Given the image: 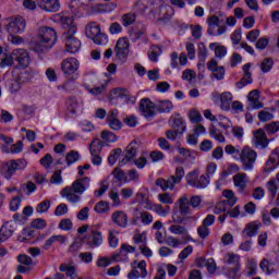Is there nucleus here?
Instances as JSON below:
<instances>
[{
  "label": "nucleus",
  "mask_w": 279,
  "mask_h": 279,
  "mask_svg": "<svg viewBox=\"0 0 279 279\" xmlns=\"http://www.w3.org/2000/svg\"><path fill=\"white\" fill-rule=\"evenodd\" d=\"M253 143L255 147H260V149H265L269 145V140H267V134L263 129H258L253 132Z\"/></svg>",
  "instance_id": "nucleus-21"
},
{
  "label": "nucleus",
  "mask_w": 279,
  "mask_h": 279,
  "mask_svg": "<svg viewBox=\"0 0 279 279\" xmlns=\"http://www.w3.org/2000/svg\"><path fill=\"white\" fill-rule=\"evenodd\" d=\"M14 234V229L12 226H9L8 222L4 223L0 229V243H5Z\"/></svg>",
  "instance_id": "nucleus-33"
},
{
  "label": "nucleus",
  "mask_w": 279,
  "mask_h": 279,
  "mask_svg": "<svg viewBox=\"0 0 279 279\" xmlns=\"http://www.w3.org/2000/svg\"><path fill=\"white\" fill-rule=\"evenodd\" d=\"M112 175L114 180H117V182H120L122 184H125L128 182V174H125V172L119 168H114V170L112 171Z\"/></svg>",
  "instance_id": "nucleus-44"
},
{
  "label": "nucleus",
  "mask_w": 279,
  "mask_h": 279,
  "mask_svg": "<svg viewBox=\"0 0 279 279\" xmlns=\"http://www.w3.org/2000/svg\"><path fill=\"white\" fill-rule=\"evenodd\" d=\"M135 21H136V14L134 13H126L122 15V24L124 25V27H129V25L134 24Z\"/></svg>",
  "instance_id": "nucleus-59"
},
{
  "label": "nucleus",
  "mask_w": 279,
  "mask_h": 279,
  "mask_svg": "<svg viewBox=\"0 0 279 279\" xmlns=\"http://www.w3.org/2000/svg\"><path fill=\"white\" fill-rule=\"evenodd\" d=\"M100 136L107 143H117V135L110 131H102Z\"/></svg>",
  "instance_id": "nucleus-63"
},
{
  "label": "nucleus",
  "mask_w": 279,
  "mask_h": 279,
  "mask_svg": "<svg viewBox=\"0 0 279 279\" xmlns=\"http://www.w3.org/2000/svg\"><path fill=\"white\" fill-rule=\"evenodd\" d=\"M252 82H254L252 80V74H244L243 77L235 83V86L239 90H241L242 88H245L247 84H252Z\"/></svg>",
  "instance_id": "nucleus-55"
},
{
  "label": "nucleus",
  "mask_w": 279,
  "mask_h": 279,
  "mask_svg": "<svg viewBox=\"0 0 279 279\" xmlns=\"http://www.w3.org/2000/svg\"><path fill=\"white\" fill-rule=\"evenodd\" d=\"M225 263L227 265H233V267L241 266V255L234 253H227L225 255Z\"/></svg>",
  "instance_id": "nucleus-38"
},
{
  "label": "nucleus",
  "mask_w": 279,
  "mask_h": 279,
  "mask_svg": "<svg viewBox=\"0 0 279 279\" xmlns=\"http://www.w3.org/2000/svg\"><path fill=\"white\" fill-rule=\"evenodd\" d=\"M62 40L65 44V50L68 53H77L82 47V41L75 37V34L63 33Z\"/></svg>",
  "instance_id": "nucleus-13"
},
{
  "label": "nucleus",
  "mask_w": 279,
  "mask_h": 279,
  "mask_svg": "<svg viewBox=\"0 0 279 279\" xmlns=\"http://www.w3.org/2000/svg\"><path fill=\"white\" fill-rule=\"evenodd\" d=\"M207 34H209V36H221V34H226V26H221V21L217 15L207 17Z\"/></svg>",
  "instance_id": "nucleus-12"
},
{
  "label": "nucleus",
  "mask_w": 279,
  "mask_h": 279,
  "mask_svg": "<svg viewBox=\"0 0 279 279\" xmlns=\"http://www.w3.org/2000/svg\"><path fill=\"white\" fill-rule=\"evenodd\" d=\"M114 51L118 60H128V56H130V39L128 37H120L116 44Z\"/></svg>",
  "instance_id": "nucleus-11"
},
{
  "label": "nucleus",
  "mask_w": 279,
  "mask_h": 279,
  "mask_svg": "<svg viewBox=\"0 0 279 279\" xmlns=\"http://www.w3.org/2000/svg\"><path fill=\"white\" fill-rule=\"evenodd\" d=\"M131 271L128 274L129 279L147 278V262L145 260H134L131 264Z\"/></svg>",
  "instance_id": "nucleus-9"
},
{
  "label": "nucleus",
  "mask_w": 279,
  "mask_h": 279,
  "mask_svg": "<svg viewBox=\"0 0 279 279\" xmlns=\"http://www.w3.org/2000/svg\"><path fill=\"white\" fill-rule=\"evenodd\" d=\"M59 230H64L65 232H69V230L73 229V221H71V219L65 218L60 220L59 226H58Z\"/></svg>",
  "instance_id": "nucleus-60"
},
{
  "label": "nucleus",
  "mask_w": 279,
  "mask_h": 279,
  "mask_svg": "<svg viewBox=\"0 0 279 279\" xmlns=\"http://www.w3.org/2000/svg\"><path fill=\"white\" fill-rule=\"evenodd\" d=\"M85 34L95 45H108V35L101 33V26L96 22L86 25Z\"/></svg>",
  "instance_id": "nucleus-4"
},
{
  "label": "nucleus",
  "mask_w": 279,
  "mask_h": 279,
  "mask_svg": "<svg viewBox=\"0 0 279 279\" xmlns=\"http://www.w3.org/2000/svg\"><path fill=\"white\" fill-rule=\"evenodd\" d=\"M266 167L268 171H274L277 167H279V148H275L268 160L266 161Z\"/></svg>",
  "instance_id": "nucleus-27"
},
{
  "label": "nucleus",
  "mask_w": 279,
  "mask_h": 279,
  "mask_svg": "<svg viewBox=\"0 0 279 279\" xmlns=\"http://www.w3.org/2000/svg\"><path fill=\"white\" fill-rule=\"evenodd\" d=\"M126 154L123 157L122 160L119 161V167H124V165H128V162H132L134 158H136L138 154V142L133 141L131 142L125 149Z\"/></svg>",
  "instance_id": "nucleus-16"
},
{
  "label": "nucleus",
  "mask_w": 279,
  "mask_h": 279,
  "mask_svg": "<svg viewBox=\"0 0 279 279\" xmlns=\"http://www.w3.org/2000/svg\"><path fill=\"white\" fill-rule=\"evenodd\" d=\"M54 21L60 23L63 29H68L63 32V34H77V26L75 25L73 16L56 15Z\"/></svg>",
  "instance_id": "nucleus-14"
},
{
  "label": "nucleus",
  "mask_w": 279,
  "mask_h": 279,
  "mask_svg": "<svg viewBox=\"0 0 279 279\" xmlns=\"http://www.w3.org/2000/svg\"><path fill=\"white\" fill-rule=\"evenodd\" d=\"M158 201L160 202V204H173V194L170 193H161L158 194Z\"/></svg>",
  "instance_id": "nucleus-62"
},
{
  "label": "nucleus",
  "mask_w": 279,
  "mask_h": 279,
  "mask_svg": "<svg viewBox=\"0 0 279 279\" xmlns=\"http://www.w3.org/2000/svg\"><path fill=\"white\" fill-rule=\"evenodd\" d=\"M37 39L38 41L34 45L33 50L39 54L47 53L56 45L58 35L56 34V29L43 26L38 29Z\"/></svg>",
  "instance_id": "nucleus-2"
},
{
  "label": "nucleus",
  "mask_w": 279,
  "mask_h": 279,
  "mask_svg": "<svg viewBox=\"0 0 279 279\" xmlns=\"http://www.w3.org/2000/svg\"><path fill=\"white\" fill-rule=\"evenodd\" d=\"M49 208H51V201L46 199V201L40 202L36 206V213H38L39 215H43L45 213H49Z\"/></svg>",
  "instance_id": "nucleus-53"
},
{
  "label": "nucleus",
  "mask_w": 279,
  "mask_h": 279,
  "mask_svg": "<svg viewBox=\"0 0 279 279\" xmlns=\"http://www.w3.org/2000/svg\"><path fill=\"white\" fill-rule=\"evenodd\" d=\"M114 99H123V101L128 100V95L121 88H116L110 93V101H114Z\"/></svg>",
  "instance_id": "nucleus-49"
},
{
  "label": "nucleus",
  "mask_w": 279,
  "mask_h": 279,
  "mask_svg": "<svg viewBox=\"0 0 279 279\" xmlns=\"http://www.w3.org/2000/svg\"><path fill=\"white\" fill-rule=\"evenodd\" d=\"M117 234H119V232L109 230L108 242L111 247H117L119 245V238H117Z\"/></svg>",
  "instance_id": "nucleus-58"
},
{
  "label": "nucleus",
  "mask_w": 279,
  "mask_h": 279,
  "mask_svg": "<svg viewBox=\"0 0 279 279\" xmlns=\"http://www.w3.org/2000/svg\"><path fill=\"white\" fill-rule=\"evenodd\" d=\"M233 184L240 195L245 193V189H247V184H250V178L245 172L236 173L233 177Z\"/></svg>",
  "instance_id": "nucleus-18"
},
{
  "label": "nucleus",
  "mask_w": 279,
  "mask_h": 279,
  "mask_svg": "<svg viewBox=\"0 0 279 279\" xmlns=\"http://www.w3.org/2000/svg\"><path fill=\"white\" fill-rule=\"evenodd\" d=\"M107 123L111 130H121L122 123L119 119V110L111 109L107 116Z\"/></svg>",
  "instance_id": "nucleus-22"
},
{
  "label": "nucleus",
  "mask_w": 279,
  "mask_h": 279,
  "mask_svg": "<svg viewBox=\"0 0 279 279\" xmlns=\"http://www.w3.org/2000/svg\"><path fill=\"white\" fill-rule=\"evenodd\" d=\"M266 189L270 195V199H276V195L278 193L279 190V181L276 180L275 178L270 179L267 183H266Z\"/></svg>",
  "instance_id": "nucleus-34"
},
{
  "label": "nucleus",
  "mask_w": 279,
  "mask_h": 279,
  "mask_svg": "<svg viewBox=\"0 0 279 279\" xmlns=\"http://www.w3.org/2000/svg\"><path fill=\"white\" fill-rule=\"evenodd\" d=\"M238 160L242 165V171H254L256 160H258V153L250 146H244Z\"/></svg>",
  "instance_id": "nucleus-3"
},
{
  "label": "nucleus",
  "mask_w": 279,
  "mask_h": 279,
  "mask_svg": "<svg viewBox=\"0 0 279 279\" xmlns=\"http://www.w3.org/2000/svg\"><path fill=\"white\" fill-rule=\"evenodd\" d=\"M153 213H156L159 217H167L171 213V207L169 205L162 207L161 204H155Z\"/></svg>",
  "instance_id": "nucleus-42"
},
{
  "label": "nucleus",
  "mask_w": 279,
  "mask_h": 279,
  "mask_svg": "<svg viewBox=\"0 0 279 279\" xmlns=\"http://www.w3.org/2000/svg\"><path fill=\"white\" fill-rule=\"evenodd\" d=\"M222 195L226 197L225 202L228 204L229 208H232L236 204V196L232 190H225Z\"/></svg>",
  "instance_id": "nucleus-43"
},
{
  "label": "nucleus",
  "mask_w": 279,
  "mask_h": 279,
  "mask_svg": "<svg viewBox=\"0 0 279 279\" xmlns=\"http://www.w3.org/2000/svg\"><path fill=\"white\" fill-rule=\"evenodd\" d=\"M228 208H230V205L226 201H220L214 207V213L215 215H221V213L228 211Z\"/></svg>",
  "instance_id": "nucleus-56"
},
{
  "label": "nucleus",
  "mask_w": 279,
  "mask_h": 279,
  "mask_svg": "<svg viewBox=\"0 0 279 279\" xmlns=\"http://www.w3.org/2000/svg\"><path fill=\"white\" fill-rule=\"evenodd\" d=\"M121 154H123V150L121 148H116L111 150L108 157V162L111 167L117 163L119 158H121Z\"/></svg>",
  "instance_id": "nucleus-47"
},
{
  "label": "nucleus",
  "mask_w": 279,
  "mask_h": 279,
  "mask_svg": "<svg viewBox=\"0 0 279 279\" xmlns=\"http://www.w3.org/2000/svg\"><path fill=\"white\" fill-rule=\"evenodd\" d=\"M136 252V246H132L128 243H124L120 247V252L118 254L112 255V260L116 263H123L128 260V254H134Z\"/></svg>",
  "instance_id": "nucleus-19"
},
{
  "label": "nucleus",
  "mask_w": 279,
  "mask_h": 279,
  "mask_svg": "<svg viewBox=\"0 0 279 279\" xmlns=\"http://www.w3.org/2000/svg\"><path fill=\"white\" fill-rule=\"evenodd\" d=\"M155 184L156 186H160L163 191H173L178 183L173 180V177H170L167 180L159 178L155 181Z\"/></svg>",
  "instance_id": "nucleus-29"
},
{
  "label": "nucleus",
  "mask_w": 279,
  "mask_h": 279,
  "mask_svg": "<svg viewBox=\"0 0 279 279\" xmlns=\"http://www.w3.org/2000/svg\"><path fill=\"white\" fill-rule=\"evenodd\" d=\"M7 88L12 95H15V93H19V90L23 88V85L16 77H14L13 80L7 82Z\"/></svg>",
  "instance_id": "nucleus-39"
},
{
  "label": "nucleus",
  "mask_w": 279,
  "mask_h": 279,
  "mask_svg": "<svg viewBox=\"0 0 279 279\" xmlns=\"http://www.w3.org/2000/svg\"><path fill=\"white\" fill-rule=\"evenodd\" d=\"M209 135L211 136V138H215V141H218V143H226V136H223L221 131H219L215 126H211L209 129Z\"/></svg>",
  "instance_id": "nucleus-51"
},
{
  "label": "nucleus",
  "mask_w": 279,
  "mask_h": 279,
  "mask_svg": "<svg viewBox=\"0 0 279 279\" xmlns=\"http://www.w3.org/2000/svg\"><path fill=\"white\" fill-rule=\"evenodd\" d=\"M133 243L135 245H146L147 244V232H140L135 230V234L133 235Z\"/></svg>",
  "instance_id": "nucleus-40"
},
{
  "label": "nucleus",
  "mask_w": 279,
  "mask_h": 279,
  "mask_svg": "<svg viewBox=\"0 0 279 279\" xmlns=\"http://www.w3.org/2000/svg\"><path fill=\"white\" fill-rule=\"evenodd\" d=\"M66 235L58 234V235H52L43 245V250H51V246L53 243H59L60 245H64L66 243Z\"/></svg>",
  "instance_id": "nucleus-26"
},
{
  "label": "nucleus",
  "mask_w": 279,
  "mask_h": 279,
  "mask_svg": "<svg viewBox=\"0 0 279 279\" xmlns=\"http://www.w3.org/2000/svg\"><path fill=\"white\" fill-rule=\"evenodd\" d=\"M80 160V153L77 150H71L65 156V162L68 167H71V165H75Z\"/></svg>",
  "instance_id": "nucleus-48"
},
{
  "label": "nucleus",
  "mask_w": 279,
  "mask_h": 279,
  "mask_svg": "<svg viewBox=\"0 0 279 279\" xmlns=\"http://www.w3.org/2000/svg\"><path fill=\"white\" fill-rule=\"evenodd\" d=\"M102 147H104V142H101V140L99 138H96L90 143L89 151L92 155L100 154Z\"/></svg>",
  "instance_id": "nucleus-45"
},
{
  "label": "nucleus",
  "mask_w": 279,
  "mask_h": 279,
  "mask_svg": "<svg viewBox=\"0 0 279 279\" xmlns=\"http://www.w3.org/2000/svg\"><path fill=\"white\" fill-rule=\"evenodd\" d=\"M16 173V166L14 163V160H10L7 163L3 165V175L7 178V180H10Z\"/></svg>",
  "instance_id": "nucleus-36"
},
{
  "label": "nucleus",
  "mask_w": 279,
  "mask_h": 279,
  "mask_svg": "<svg viewBox=\"0 0 279 279\" xmlns=\"http://www.w3.org/2000/svg\"><path fill=\"white\" fill-rule=\"evenodd\" d=\"M227 276L231 279H239L241 278V265L233 266L228 269Z\"/></svg>",
  "instance_id": "nucleus-57"
},
{
  "label": "nucleus",
  "mask_w": 279,
  "mask_h": 279,
  "mask_svg": "<svg viewBox=\"0 0 279 279\" xmlns=\"http://www.w3.org/2000/svg\"><path fill=\"white\" fill-rule=\"evenodd\" d=\"M156 104L151 99L143 98L140 100V112L147 121H151L156 117Z\"/></svg>",
  "instance_id": "nucleus-10"
},
{
  "label": "nucleus",
  "mask_w": 279,
  "mask_h": 279,
  "mask_svg": "<svg viewBox=\"0 0 279 279\" xmlns=\"http://www.w3.org/2000/svg\"><path fill=\"white\" fill-rule=\"evenodd\" d=\"M90 187V178L85 177L75 180L71 186H65L61 190L60 195L70 204H77L82 199V195Z\"/></svg>",
  "instance_id": "nucleus-1"
},
{
  "label": "nucleus",
  "mask_w": 279,
  "mask_h": 279,
  "mask_svg": "<svg viewBox=\"0 0 279 279\" xmlns=\"http://www.w3.org/2000/svg\"><path fill=\"white\" fill-rule=\"evenodd\" d=\"M186 183L193 189H206L210 184V179L206 174L199 177V170H193L185 177Z\"/></svg>",
  "instance_id": "nucleus-5"
},
{
  "label": "nucleus",
  "mask_w": 279,
  "mask_h": 279,
  "mask_svg": "<svg viewBox=\"0 0 279 279\" xmlns=\"http://www.w3.org/2000/svg\"><path fill=\"white\" fill-rule=\"evenodd\" d=\"M169 123L172 130H177L178 132H180V136H182V134L186 132V122L184 121L182 116H180V113L172 114Z\"/></svg>",
  "instance_id": "nucleus-20"
},
{
  "label": "nucleus",
  "mask_w": 279,
  "mask_h": 279,
  "mask_svg": "<svg viewBox=\"0 0 279 279\" xmlns=\"http://www.w3.org/2000/svg\"><path fill=\"white\" fill-rule=\"evenodd\" d=\"M138 220L144 226H151V223H154V215L149 214L148 211H140V216H135L131 219L132 226H136Z\"/></svg>",
  "instance_id": "nucleus-24"
},
{
  "label": "nucleus",
  "mask_w": 279,
  "mask_h": 279,
  "mask_svg": "<svg viewBox=\"0 0 279 279\" xmlns=\"http://www.w3.org/2000/svg\"><path fill=\"white\" fill-rule=\"evenodd\" d=\"M259 229H260V223L253 221L246 225V227L242 231V234L248 238L256 236V234H258Z\"/></svg>",
  "instance_id": "nucleus-31"
},
{
  "label": "nucleus",
  "mask_w": 279,
  "mask_h": 279,
  "mask_svg": "<svg viewBox=\"0 0 279 279\" xmlns=\"http://www.w3.org/2000/svg\"><path fill=\"white\" fill-rule=\"evenodd\" d=\"M86 244L92 250H95L96 247H101L104 245V234L101 231L97 230V228H89L88 234L85 235Z\"/></svg>",
  "instance_id": "nucleus-7"
},
{
  "label": "nucleus",
  "mask_w": 279,
  "mask_h": 279,
  "mask_svg": "<svg viewBox=\"0 0 279 279\" xmlns=\"http://www.w3.org/2000/svg\"><path fill=\"white\" fill-rule=\"evenodd\" d=\"M95 213H98V215H104L110 210V204L105 201L98 202L94 207Z\"/></svg>",
  "instance_id": "nucleus-50"
},
{
  "label": "nucleus",
  "mask_w": 279,
  "mask_h": 279,
  "mask_svg": "<svg viewBox=\"0 0 279 279\" xmlns=\"http://www.w3.org/2000/svg\"><path fill=\"white\" fill-rule=\"evenodd\" d=\"M174 106L171 100H159L156 102V110L160 114L166 113L169 114L173 110Z\"/></svg>",
  "instance_id": "nucleus-30"
},
{
  "label": "nucleus",
  "mask_w": 279,
  "mask_h": 279,
  "mask_svg": "<svg viewBox=\"0 0 279 279\" xmlns=\"http://www.w3.org/2000/svg\"><path fill=\"white\" fill-rule=\"evenodd\" d=\"M12 57L20 69H27L29 66V52L27 50L17 48L12 51Z\"/></svg>",
  "instance_id": "nucleus-15"
},
{
  "label": "nucleus",
  "mask_w": 279,
  "mask_h": 279,
  "mask_svg": "<svg viewBox=\"0 0 279 279\" xmlns=\"http://www.w3.org/2000/svg\"><path fill=\"white\" fill-rule=\"evenodd\" d=\"M7 32L12 35V34H22V32H25L26 27V22L25 19L22 16H16V17H8L7 19Z\"/></svg>",
  "instance_id": "nucleus-8"
},
{
  "label": "nucleus",
  "mask_w": 279,
  "mask_h": 279,
  "mask_svg": "<svg viewBox=\"0 0 279 279\" xmlns=\"http://www.w3.org/2000/svg\"><path fill=\"white\" fill-rule=\"evenodd\" d=\"M66 108L69 112H72V114H76V112H80V110H82V101L77 99V97L71 96L66 100Z\"/></svg>",
  "instance_id": "nucleus-28"
},
{
  "label": "nucleus",
  "mask_w": 279,
  "mask_h": 279,
  "mask_svg": "<svg viewBox=\"0 0 279 279\" xmlns=\"http://www.w3.org/2000/svg\"><path fill=\"white\" fill-rule=\"evenodd\" d=\"M179 213L181 215H191V203L186 195H182L179 198Z\"/></svg>",
  "instance_id": "nucleus-32"
},
{
  "label": "nucleus",
  "mask_w": 279,
  "mask_h": 279,
  "mask_svg": "<svg viewBox=\"0 0 279 279\" xmlns=\"http://www.w3.org/2000/svg\"><path fill=\"white\" fill-rule=\"evenodd\" d=\"M15 80H17V82H20L21 85L24 86V84H28V82H32V73L23 71L15 76Z\"/></svg>",
  "instance_id": "nucleus-54"
},
{
  "label": "nucleus",
  "mask_w": 279,
  "mask_h": 279,
  "mask_svg": "<svg viewBox=\"0 0 279 279\" xmlns=\"http://www.w3.org/2000/svg\"><path fill=\"white\" fill-rule=\"evenodd\" d=\"M169 232H171V234H177L179 236H182L184 234H189V231L185 229L184 226L181 225H172L169 227Z\"/></svg>",
  "instance_id": "nucleus-52"
},
{
  "label": "nucleus",
  "mask_w": 279,
  "mask_h": 279,
  "mask_svg": "<svg viewBox=\"0 0 279 279\" xmlns=\"http://www.w3.org/2000/svg\"><path fill=\"white\" fill-rule=\"evenodd\" d=\"M14 64V57L12 52L10 54H5V57L0 61V68L5 69V66H12Z\"/></svg>",
  "instance_id": "nucleus-64"
},
{
  "label": "nucleus",
  "mask_w": 279,
  "mask_h": 279,
  "mask_svg": "<svg viewBox=\"0 0 279 279\" xmlns=\"http://www.w3.org/2000/svg\"><path fill=\"white\" fill-rule=\"evenodd\" d=\"M247 110H260L265 105L260 101V92L253 89L247 95Z\"/></svg>",
  "instance_id": "nucleus-17"
},
{
  "label": "nucleus",
  "mask_w": 279,
  "mask_h": 279,
  "mask_svg": "<svg viewBox=\"0 0 279 279\" xmlns=\"http://www.w3.org/2000/svg\"><path fill=\"white\" fill-rule=\"evenodd\" d=\"M37 5L46 12H58L60 10V0H37Z\"/></svg>",
  "instance_id": "nucleus-23"
},
{
  "label": "nucleus",
  "mask_w": 279,
  "mask_h": 279,
  "mask_svg": "<svg viewBox=\"0 0 279 279\" xmlns=\"http://www.w3.org/2000/svg\"><path fill=\"white\" fill-rule=\"evenodd\" d=\"M219 99L222 110H228V108H230V101H232V93L223 92L220 94Z\"/></svg>",
  "instance_id": "nucleus-41"
},
{
  "label": "nucleus",
  "mask_w": 279,
  "mask_h": 279,
  "mask_svg": "<svg viewBox=\"0 0 279 279\" xmlns=\"http://www.w3.org/2000/svg\"><path fill=\"white\" fill-rule=\"evenodd\" d=\"M225 153L228 154V156H232L234 160H239L241 158V146H233L232 144H228L225 147Z\"/></svg>",
  "instance_id": "nucleus-37"
},
{
  "label": "nucleus",
  "mask_w": 279,
  "mask_h": 279,
  "mask_svg": "<svg viewBox=\"0 0 279 279\" xmlns=\"http://www.w3.org/2000/svg\"><path fill=\"white\" fill-rule=\"evenodd\" d=\"M111 221L119 228H128V214L122 210L114 211L111 215Z\"/></svg>",
  "instance_id": "nucleus-25"
},
{
  "label": "nucleus",
  "mask_w": 279,
  "mask_h": 279,
  "mask_svg": "<svg viewBox=\"0 0 279 279\" xmlns=\"http://www.w3.org/2000/svg\"><path fill=\"white\" fill-rule=\"evenodd\" d=\"M80 69V61L73 57L66 58L61 62V71L65 77L70 80H77V71Z\"/></svg>",
  "instance_id": "nucleus-6"
},
{
  "label": "nucleus",
  "mask_w": 279,
  "mask_h": 279,
  "mask_svg": "<svg viewBox=\"0 0 279 279\" xmlns=\"http://www.w3.org/2000/svg\"><path fill=\"white\" fill-rule=\"evenodd\" d=\"M209 49L215 51L216 58H226L228 54V48H226V46H219L217 43L209 44Z\"/></svg>",
  "instance_id": "nucleus-35"
},
{
  "label": "nucleus",
  "mask_w": 279,
  "mask_h": 279,
  "mask_svg": "<svg viewBox=\"0 0 279 279\" xmlns=\"http://www.w3.org/2000/svg\"><path fill=\"white\" fill-rule=\"evenodd\" d=\"M259 267H260L262 271L267 274V276H271V274H274V271H276L274 269V263H271L267 259H263L259 264Z\"/></svg>",
  "instance_id": "nucleus-46"
},
{
  "label": "nucleus",
  "mask_w": 279,
  "mask_h": 279,
  "mask_svg": "<svg viewBox=\"0 0 279 279\" xmlns=\"http://www.w3.org/2000/svg\"><path fill=\"white\" fill-rule=\"evenodd\" d=\"M260 69L263 73H269V71L274 69V59L271 58L265 59L260 64Z\"/></svg>",
  "instance_id": "nucleus-61"
}]
</instances>
